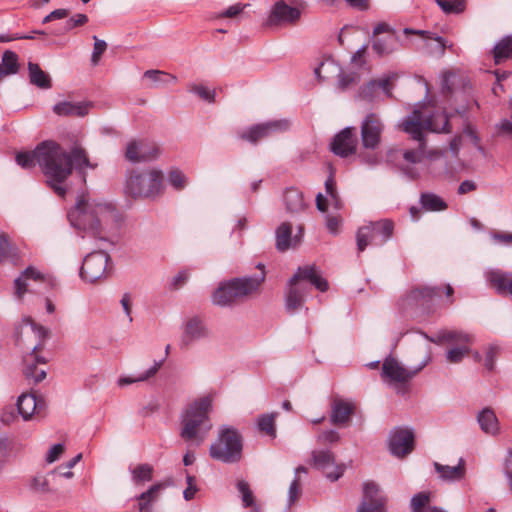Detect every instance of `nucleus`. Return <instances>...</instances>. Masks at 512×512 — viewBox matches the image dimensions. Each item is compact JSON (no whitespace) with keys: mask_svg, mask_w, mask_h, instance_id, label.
Here are the masks:
<instances>
[{"mask_svg":"<svg viewBox=\"0 0 512 512\" xmlns=\"http://www.w3.org/2000/svg\"><path fill=\"white\" fill-rule=\"evenodd\" d=\"M477 422L483 433L496 436L500 433V423L495 412L490 407H485L477 414Z\"/></svg>","mask_w":512,"mask_h":512,"instance_id":"bb28decb","label":"nucleus"},{"mask_svg":"<svg viewBox=\"0 0 512 512\" xmlns=\"http://www.w3.org/2000/svg\"><path fill=\"white\" fill-rule=\"evenodd\" d=\"M387 498L382 495L379 486L373 481L363 483V500L356 512H383Z\"/></svg>","mask_w":512,"mask_h":512,"instance_id":"2eb2a0df","label":"nucleus"},{"mask_svg":"<svg viewBox=\"0 0 512 512\" xmlns=\"http://www.w3.org/2000/svg\"><path fill=\"white\" fill-rule=\"evenodd\" d=\"M431 361V355L428 354L415 369H406L395 358L389 356L382 364V377L389 379L390 382L405 383L416 376Z\"/></svg>","mask_w":512,"mask_h":512,"instance_id":"9d476101","label":"nucleus"},{"mask_svg":"<svg viewBox=\"0 0 512 512\" xmlns=\"http://www.w3.org/2000/svg\"><path fill=\"white\" fill-rule=\"evenodd\" d=\"M283 202L285 209L290 214H298L308 208V204L304 200L303 193L295 188L288 187L283 193Z\"/></svg>","mask_w":512,"mask_h":512,"instance_id":"b1692460","label":"nucleus"},{"mask_svg":"<svg viewBox=\"0 0 512 512\" xmlns=\"http://www.w3.org/2000/svg\"><path fill=\"white\" fill-rule=\"evenodd\" d=\"M434 468L444 480L460 481L465 476V460L463 458H460L458 464L453 467L435 462Z\"/></svg>","mask_w":512,"mask_h":512,"instance_id":"2f4dec72","label":"nucleus"},{"mask_svg":"<svg viewBox=\"0 0 512 512\" xmlns=\"http://www.w3.org/2000/svg\"><path fill=\"white\" fill-rule=\"evenodd\" d=\"M212 410V399L204 396L190 403L182 412L180 417L181 431L180 436L185 441H196L201 444L210 429L209 413Z\"/></svg>","mask_w":512,"mask_h":512,"instance_id":"7ed1b4c3","label":"nucleus"},{"mask_svg":"<svg viewBox=\"0 0 512 512\" xmlns=\"http://www.w3.org/2000/svg\"><path fill=\"white\" fill-rule=\"evenodd\" d=\"M153 467L150 464H139L130 469L132 480L135 484L149 482L153 479Z\"/></svg>","mask_w":512,"mask_h":512,"instance_id":"37998d69","label":"nucleus"},{"mask_svg":"<svg viewBox=\"0 0 512 512\" xmlns=\"http://www.w3.org/2000/svg\"><path fill=\"white\" fill-rule=\"evenodd\" d=\"M236 488L242 500L243 507L257 509L255 504V497L249 483L245 480H239L236 483Z\"/></svg>","mask_w":512,"mask_h":512,"instance_id":"c03bdc74","label":"nucleus"},{"mask_svg":"<svg viewBox=\"0 0 512 512\" xmlns=\"http://www.w3.org/2000/svg\"><path fill=\"white\" fill-rule=\"evenodd\" d=\"M420 204L427 211H443L447 208L446 202L440 196L431 192L421 194Z\"/></svg>","mask_w":512,"mask_h":512,"instance_id":"ea45409f","label":"nucleus"},{"mask_svg":"<svg viewBox=\"0 0 512 512\" xmlns=\"http://www.w3.org/2000/svg\"><path fill=\"white\" fill-rule=\"evenodd\" d=\"M401 46L399 37L396 33H389L384 37H376L372 41V49L379 56H388L397 51Z\"/></svg>","mask_w":512,"mask_h":512,"instance_id":"c85d7f7f","label":"nucleus"},{"mask_svg":"<svg viewBox=\"0 0 512 512\" xmlns=\"http://www.w3.org/2000/svg\"><path fill=\"white\" fill-rule=\"evenodd\" d=\"M29 77L30 82L41 88V89H49L51 88V79L47 73H45L38 64L29 62L28 63Z\"/></svg>","mask_w":512,"mask_h":512,"instance_id":"e433bc0d","label":"nucleus"},{"mask_svg":"<svg viewBox=\"0 0 512 512\" xmlns=\"http://www.w3.org/2000/svg\"><path fill=\"white\" fill-rule=\"evenodd\" d=\"M358 146V136L355 127H345L337 133L331 143L330 150L336 156L347 158L356 153Z\"/></svg>","mask_w":512,"mask_h":512,"instance_id":"9b49d317","label":"nucleus"},{"mask_svg":"<svg viewBox=\"0 0 512 512\" xmlns=\"http://www.w3.org/2000/svg\"><path fill=\"white\" fill-rule=\"evenodd\" d=\"M355 412V404L338 396L331 401L330 422L336 426H346Z\"/></svg>","mask_w":512,"mask_h":512,"instance_id":"412c9836","label":"nucleus"},{"mask_svg":"<svg viewBox=\"0 0 512 512\" xmlns=\"http://www.w3.org/2000/svg\"><path fill=\"white\" fill-rule=\"evenodd\" d=\"M164 360L154 361V364L147 369L145 372L139 374L138 376H121L117 380V384L120 387H124L127 385H131L137 382H144L154 377L156 373L159 371L161 366L163 365Z\"/></svg>","mask_w":512,"mask_h":512,"instance_id":"c9c22d12","label":"nucleus"},{"mask_svg":"<svg viewBox=\"0 0 512 512\" xmlns=\"http://www.w3.org/2000/svg\"><path fill=\"white\" fill-rule=\"evenodd\" d=\"M27 279H33L35 281H44L45 276L35 267H27L21 273V275L14 280L15 295L17 296L18 299H22L23 295L27 291Z\"/></svg>","mask_w":512,"mask_h":512,"instance_id":"7c9ffc66","label":"nucleus"},{"mask_svg":"<svg viewBox=\"0 0 512 512\" xmlns=\"http://www.w3.org/2000/svg\"><path fill=\"white\" fill-rule=\"evenodd\" d=\"M189 91L198 95L201 99L205 101L214 102L215 92L209 90L207 87L203 85H192L190 86Z\"/></svg>","mask_w":512,"mask_h":512,"instance_id":"052dcab7","label":"nucleus"},{"mask_svg":"<svg viewBox=\"0 0 512 512\" xmlns=\"http://www.w3.org/2000/svg\"><path fill=\"white\" fill-rule=\"evenodd\" d=\"M489 235L495 244L504 246L512 245V233L502 231H491Z\"/></svg>","mask_w":512,"mask_h":512,"instance_id":"680f3d73","label":"nucleus"},{"mask_svg":"<svg viewBox=\"0 0 512 512\" xmlns=\"http://www.w3.org/2000/svg\"><path fill=\"white\" fill-rule=\"evenodd\" d=\"M243 451V437L238 429L222 425L217 438L210 445L209 456L225 464H234L241 460Z\"/></svg>","mask_w":512,"mask_h":512,"instance_id":"423d86ee","label":"nucleus"},{"mask_svg":"<svg viewBox=\"0 0 512 512\" xmlns=\"http://www.w3.org/2000/svg\"><path fill=\"white\" fill-rule=\"evenodd\" d=\"M453 115H448L445 111H437L431 115L424 116L420 110L415 109L402 123L404 132L421 142L425 138V131L435 133H451L452 127L450 119Z\"/></svg>","mask_w":512,"mask_h":512,"instance_id":"39448f33","label":"nucleus"},{"mask_svg":"<svg viewBox=\"0 0 512 512\" xmlns=\"http://www.w3.org/2000/svg\"><path fill=\"white\" fill-rule=\"evenodd\" d=\"M209 329L199 316H193L186 321L183 328L181 343L187 347L195 341L209 337Z\"/></svg>","mask_w":512,"mask_h":512,"instance_id":"aec40b11","label":"nucleus"},{"mask_svg":"<svg viewBox=\"0 0 512 512\" xmlns=\"http://www.w3.org/2000/svg\"><path fill=\"white\" fill-rule=\"evenodd\" d=\"M94 46L91 55V62L93 65H97L100 61L102 54L106 51L107 43L104 40L98 39L97 36H93Z\"/></svg>","mask_w":512,"mask_h":512,"instance_id":"864d4df0","label":"nucleus"},{"mask_svg":"<svg viewBox=\"0 0 512 512\" xmlns=\"http://www.w3.org/2000/svg\"><path fill=\"white\" fill-rule=\"evenodd\" d=\"M425 148V138L419 142V148L417 150H405L402 154L403 159L405 160V164L400 166V170L406 175L409 179H416L419 177V170L414 166L418 164L423 159V153Z\"/></svg>","mask_w":512,"mask_h":512,"instance_id":"4be33fe9","label":"nucleus"},{"mask_svg":"<svg viewBox=\"0 0 512 512\" xmlns=\"http://www.w3.org/2000/svg\"><path fill=\"white\" fill-rule=\"evenodd\" d=\"M157 154V148H150L144 142L133 140L127 144L125 157L133 163H138L153 159Z\"/></svg>","mask_w":512,"mask_h":512,"instance_id":"5701e85b","label":"nucleus"},{"mask_svg":"<svg viewBox=\"0 0 512 512\" xmlns=\"http://www.w3.org/2000/svg\"><path fill=\"white\" fill-rule=\"evenodd\" d=\"M144 77L155 84H173L177 82L175 75L160 70H147L144 72Z\"/></svg>","mask_w":512,"mask_h":512,"instance_id":"de8ad7c7","label":"nucleus"},{"mask_svg":"<svg viewBox=\"0 0 512 512\" xmlns=\"http://www.w3.org/2000/svg\"><path fill=\"white\" fill-rule=\"evenodd\" d=\"M377 83L376 80H371L365 85L361 86L357 97L361 100L372 102L376 99Z\"/></svg>","mask_w":512,"mask_h":512,"instance_id":"603ef678","label":"nucleus"},{"mask_svg":"<svg viewBox=\"0 0 512 512\" xmlns=\"http://www.w3.org/2000/svg\"><path fill=\"white\" fill-rule=\"evenodd\" d=\"M504 473L508 480L509 488L512 491V450H509L504 460Z\"/></svg>","mask_w":512,"mask_h":512,"instance_id":"774afa93","label":"nucleus"},{"mask_svg":"<svg viewBox=\"0 0 512 512\" xmlns=\"http://www.w3.org/2000/svg\"><path fill=\"white\" fill-rule=\"evenodd\" d=\"M419 333L428 341L435 343V344H441L444 342H455V343H470L472 342V336L463 332V331H457V330H443L440 331L436 337H431L427 333L419 331Z\"/></svg>","mask_w":512,"mask_h":512,"instance_id":"cd10ccee","label":"nucleus"},{"mask_svg":"<svg viewBox=\"0 0 512 512\" xmlns=\"http://www.w3.org/2000/svg\"><path fill=\"white\" fill-rule=\"evenodd\" d=\"M64 452V445L61 444V443H57V444H54L50 449L49 451L47 452V455H46V461L48 463H53L55 462L56 460H58V458L60 457V455Z\"/></svg>","mask_w":512,"mask_h":512,"instance_id":"338daca9","label":"nucleus"},{"mask_svg":"<svg viewBox=\"0 0 512 512\" xmlns=\"http://www.w3.org/2000/svg\"><path fill=\"white\" fill-rule=\"evenodd\" d=\"M20 255L16 246H14L8 236L0 233V262L9 261L14 265L18 264Z\"/></svg>","mask_w":512,"mask_h":512,"instance_id":"f704fd0d","label":"nucleus"},{"mask_svg":"<svg viewBox=\"0 0 512 512\" xmlns=\"http://www.w3.org/2000/svg\"><path fill=\"white\" fill-rule=\"evenodd\" d=\"M500 353V348L497 345H490L485 356L484 366L488 371H492L495 367V362Z\"/></svg>","mask_w":512,"mask_h":512,"instance_id":"bf43d9fd","label":"nucleus"},{"mask_svg":"<svg viewBox=\"0 0 512 512\" xmlns=\"http://www.w3.org/2000/svg\"><path fill=\"white\" fill-rule=\"evenodd\" d=\"M493 59L496 65L512 59V35H506L500 39L493 48Z\"/></svg>","mask_w":512,"mask_h":512,"instance_id":"72a5a7b5","label":"nucleus"},{"mask_svg":"<svg viewBox=\"0 0 512 512\" xmlns=\"http://www.w3.org/2000/svg\"><path fill=\"white\" fill-rule=\"evenodd\" d=\"M263 281V273L223 281L212 293L211 301L218 307H231L238 300L257 292Z\"/></svg>","mask_w":512,"mask_h":512,"instance_id":"20e7f679","label":"nucleus"},{"mask_svg":"<svg viewBox=\"0 0 512 512\" xmlns=\"http://www.w3.org/2000/svg\"><path fill=\"white\" fill-rule=\"evenodd\" d=\"M247 6H248V4L236 3L234 5H231L230 7H228L226 10L222 11L221 13H219L217 15V17H219V18H223V17L234 18V17L238 16L240 13H242L243 10Z\"/></svg>","mask_w":512,"mask_h":512,"instance_id":"0e129e2a","label":"nucleus"},{"mask_svg":"<svg viewBox=\"0 0 512 512\" xmlns=\"http://www.w3.org/2000/svg\"><path fill=\"white\" fill-rule=\"evenodd\" d=\"M469 352L467 346H460L450 349L446 354V359L450 363H459L462 361L464 356Z\"/></svg>","mask_w":512,"mask_h":512,"instance_id":"13d9d810","label":"nucleus"},{"mask_svg":"<svg viewBox=\"0 0 512 512\" xmlns=\"http://www.w3.org/2000/svg\"><path fill=\"white\" fill-rule=\"evenodd\" d=\"M118 218L116 208L110 203L81 200L68 213L70 224L83 241L93 242V251L85 256L80 277L90 283L101 279L108 271L110 256L103 250L108 243L105 229Z\"/></svg>","mask_w":512,"mask_h":512,"instance_id":"f257e3e1","label":"nucleus"},{"mask_svg":"<svg viewBox=\"0 0 512 512\" xmlns=\"http://www.w3.org/2000/svg\"><path fill=\"white\" fill-rule=\"evenodd\" d=\"M125 190L134 198H156L164 192L163 174L158 169L132 173L126 181Z\"/></svg>","mask_w":512,"mask_h":512,"instance_id":"0eeeda50","label":"nucleus"},{"mask_svg":"<svg viewBox=\"0 0 512 512\" xmlns=\"http://www.w3.org/2000/svg\"><path fill=\"white\" fill-rule=\"evenodd\" d=\"M170 485V483L159 482L152 485L147 491L137 497L139 512H148L159 500L161 492Z\"/></svg>","mask_w":512,"mask_h":512,"instance_id":"393cba45","label":"nucleus"},{"mask_svg":"<svg viewBox=\"0 0 512 512\" xmlns=\"http://www.w3.org/2000/svg\"><path fill=\"white\" fill-rule=\"evenodd\" d=\"M54 484L56 483L50 477V473L47 476L36 475L31 480L30 489L36 493H52L55 491V489L53 488Z\"/></svg>","mask_w":512,"mask_h":512,"instance_id":"79ce46f5","label":"nucleus"},{"mask_svg":"<svg viewBox=\"0 0 512 512\" xmlns=\"http://www.w3.org/2000/svg\"><path fill=\"white\" fill-rule=\"evenodd\" d=\"M302 282L310 283L321 292L328 290L327 280L322 277L315 265L298 267L296 273L289 279V284L304 285Z\"/></svg>","mask_w":512,"mask_h":512,"instance_id":"dca6fc26","label":"nucleus"},{"mask_svg":"<svg viewBox=\"0 0 512 512\" xmlns=\"http://www.w3.org/2000/svg\"><path fill=\"white\" fill-rule=\"evenodd\" d=\"M18 70L19 63L17 54L10 50L5 51L0 63V76L16 74Z\"/></svg>","mask_w":512,"mask_h":512,"instance_id":"58836bf2","label":"nucleus"},{"mask_svg":"<svg viewBox=\"0 0 512 512\" xmlns=\"http://www.w3.org/2000/svg\"><path fill=\"white\" fill-rule=\"evenodd\" d=\"M385 125L376 113L367 114L360 125L361 145L366 150H376L381 144Z\"/></svg>","mask_w":512,"mask_h":512,"instance_id":"1a4fd4ad","label":"nucleus"},{"mask_svg":"<svg viewBox=\"0 0 512 512\" xmlns=\"http://www.w3.org/2000/svg\"><path fill=\"white\" fill-rule=\"evenodd\" d=\"M189 279V273L186 270L179 271L171 278L168 284L169 290H178L183 287Z\"/></svg>","mask_w":512,"mask_h":512,"instance_id":"4d7b16f0","label":"nucleus"},{"mask_svg":"<svg viewBox=\"0 0 512 512\" xmlns=\"http://www.w3.org/2000/svg\"><path fill=\"white\" fill-rule=\"evenodd\" d=\"M307 293L306 285H296L288 283V290L285 295V309L288 313L294 314L304 303V297Z\"/></svg>","mask_w":512,"mask_h":512,"instance_id":"a878e982","label":"nucleus"},{"mask_svg":"<svg viewBox=\"0 0 512 512\" xmlns=\"http://www.w3.org/2000/svg\"><path fill=\"white\" fill-rule=\"evenodd\" d=\"M300 17V9L289 6L284 0H280L272 6L265 25L268 27L292 25L295 24Z\"/></svg>","mask_w":512,"mask_h":512,"instance_id":"f8f14e48","label":"nucleus"},{"mask_svg":"<svg viewBox=\"0 0 512 512\" xmlns=\"http://www.w3.org/2000/svg\"><path fill=\"white\" fill-rule=\"evenodd\" d=\"M339 439H340L339 433L333 429L325 430L317 436V442L320 444L337 443L339 441Z\"/></svg>","mask_w":512,"mask_h":512,"instance_id":"e2e57ef3","label":"nucleus"},{"mask_svg":"<svg viewBox=\"0 0 512 512\" xmlns=\"http://www.w3.org/2000/svg\"><path fill=\"white\" fill-rule=\"evenodd\" d=\"M23 373L27 379H32L34 383H40L46 378V370L38 368V365L30 363L29 360H25Z\"/></svg>","mask_w":512,"mask_h":512,"instance_id":"09e8293b","label":"nucleus"},{"mask_svg":"<svg viewBox=\"0 0 512 512\" xmlns=\"http://www.w3.org/2000/svg\"><path fill=\"white\" fill-rule=\"evenodd\" d=\"M403 33L405 35H419L424 40H434L436 42L435 52L443 56L447 47L446 40L441 36H434L433 33L426 30H416L412 28H404Z\"/></svg>","mask_w":512,"mask_h":512,"instance_id":"4c0bfd02","label":"nucleus"},{"mask_svg":"<svg viewBox=\"0 0 512 512\" xmlns=\"http://www.w3.org/2000/svg\"><path fill=\"white\" fill-rule=\"evenodd\" d=\"M288 128V120L282 119L269 121L250 127L241 135V138L251 143H256L258 140L267 137L274 132L286 131Z\"/></svg>","mask_w":512,"mask_h":512,"instance_id":"f3484780","label":"nucleus"},{"mask_svg":"<svg viewBox=\"0 0 512 512\" xmlns=\"http://www.w3.org/2000/svg\"><path fill=\"white\" fill-rule=\"evenodd\" d=\"M168 182L175 190L181 191L186 187L188 179L181 170L172 168L168 173Z\"/></svg>","mask_w":512,"mask_h":512,"instance_id":"8fccbe9b","label":"nucleus"},{"mask_svg":"<svg viewBox=\"0 0 512 512\" xmlns=\"http://www.w3.org/2000/svg\"><path fill=\"white\" fill-rule=\"evenodd\" d=\"M88 22V16L86 14H76L70 17L66 21V30H72L78 26H82Z\"/></svg>","mask_w":512,"mask_h":512,"instance_id":"69168bd1","label":"nucleus"},{"mask_svg":"<svg viewBox=\"0 0 512 512\" xmlns=\"http://www.w3.org/2000/svg\"><path fill=\"white\" fill-rule=\"evenodd\" d=\"M414 449V433L412 429L395 427L389 434V451L396 457H404Z\"/></svg>","mask_w":512,"mask_h":512,"instance_id":"4468645a","label":"nucleus"},{"mask_svg":"<svg viewBox=\"0 0 512 512\" xmlns=\"http://www.w3.org/2000/svg\"><path fill=\"white\" fill-rule=\"evenodd\" d=\"M306 474L307 469L304 466H298L295 469V477L293 481L290 484L289 491H288V505L289 507L295 503V501L298 499L300 495V474Z\"/></svg>","mask_w":512,"mask_h":512,"instance_id":"49530a36","label":"nucleus"},{"mask_svg":"<svg viewBox=\"0 0 512 512\" xmlns=\"http://www.w3.org/2000/svg\"><path fill=\"white\" fill-rule=\"evenodd\" d=\"M394 233V222L390 219L371 221L360 227L356 233L358 252H363L368 245L383 246Z\"/></svg>","mask_w":512,"mask_h":512,"instance_id":"6e6552de","label":"nucleus"},{"mask_svg":"<svg viewBox=\"0 0 512 512\" xmlns=\"http://www.w3.org/2000/svg\"><path fill=\"white\" fill-rule=\"evenodd\" d=\"M17 411L24 421L32 418L37 409V397L31 393H23L17 399Z\"/></svg>","mask_w":512,"mask_h":512,"instance_id":"473e14b6","label":"nucleus"},{"mask_svg":"<svg viewBox=\"0 0 512 512\" xmlns=\"http://www.w3.org/2000/svg\"><path fill=\"white\" fill-rule=\"evenodd\" d=\"M440 287H417L403 299V307H430L436 297L440 296Z\"/></svg>","mask_w":512,"mask_h":512,"instance_id":"a211bd4d","label":"nucleus"},{"mask_svg":"<svg viewBox=\"0 0 512 512\" xmlns=\"http://www.w3.org/2000/svg\"><path fill=\"white\" fill-rule=\"evenodd\" d=\"M303 228H298V233L292 236V224L290 222L281 223L275 230V247L279 252H286L290 248L297 247L301 242Z\"/></svg>","mask_w":512,"mask_h":512,"instance_id":"6ab92c4d","label":"nucleus"},{"mask_svg":"<svg viewBox=\"0 0 512 512\" xmlns=\"http://www.w3.org/2000/svg\"><path fill=\"white\" fill-rule=\"evenodd\" d=\"M463 134H465L466 136H468L473 145L475 146V148L482 154V155H485V149L483 148V146L480 144V138L479 136L477 135L474 127L471 125V123H466L463 125Z\"/></svg>","mask_w":512,"mask_h":512,"instance_id":"5fc2aeb1","label":"nucleus"},{"mask_svg":"<svg viewBox=\"0 0 512 512\" xmlns=\"http://www.w3.org/2000/svg\"><path fill=\"white\" fill-rule=\"evenodd\" d=\"M430 500V494L427 492H419L415 494L411 499V508L413 512H420Z\"/></svg>","mask_w":512,"mask_h":512,"instance_id":"6e6d98bb","label":"nucleus"},{"mask_svg":"<svg viewBox=\"0 0 512 512\" xmlns=\"http://www.w3.org/2000/svg\"><path fill=\"white\" fill-rule=\"evenodd\" d=\"M278 416L277 412L261 414L257 418V427L259 431L265 433L266 435L275 438L276 437V418Z\"/></svg>","mask_w":512,"mask_h":512,"instance_id":"a19ab883","label":"nucleus"},{"mask_svg":"<svg viewBox=\"0 0 512 512\" xmlns=\"http://www.w3.org/2000/svg\"><path fill=\"white\" fill-rule=\"evenodd\" d=\"M445 14H461L466 9L465 0H434Z\"/></svg>","mask_w":512,"mask_h":512,"instance_id":"a18cd8bd","label":"nucleus"},{"mask_svg":"<svg viewBox=\"0 0 512 512\" xmlns=\"http://www.w3.org/2000/svg\"><path fill=\"white\" fill-rule=\"evenodd\" d=\"M312 465L323 471L325 477L331 482L337 481L345 471L343 464L336 465L333 453L330 450H314L312 452Z\"/></svg>","mask_w":512,"mask_h":512,"instance_id":"ddd939ff","label":"nucleus"},{"mask_svg":"<svg viewBox=\"0 0 512 512\" xmlns=\"http://www.w3.org/2000/svg\"><path fill=\"white\" fill-rule=\"evenodd\" d=\"M359 81V75L356 72L345 73L342 68H339L337 87L341 91H345L352 84Z\"/></svg>","mask_w":512,"mask_h":512,"instance_id":"3c124183","label":"nucleus"},{"mask_svg":"<svg viewBox=\"0 0 512 512\" xmlns=\"http://www.w3.org/2000/svg\"><path fill=\"white\" fill-rule=\"evenodd\" d=\"M90 107L88 102L63 101L53 106V112L59 116L83 117L88 114Z\"/></svg>","mask_w":512,"mask_h":512,"instance_id":"c756f323","label":"nucleus"},{"mask_svg":"<svg viewBox=\"0 0 512 512\" xmlns=\"http://www.w3.org/2000/svg\"><path fill=\"white\" fill-rule=\"evenodd\" d=\"M15 160L23 169H31L38 164L47 185L60 197L67 193L65 181L71 176L73 167L80 172L84 168H95L83 148L76 146L67 152L51 140L41 142L33 151L18 152Z\"/></svg>","mask_w":512,"mask_h":512,"instance_id":"f03ea898","label":"nucleus"}]
</instances>
